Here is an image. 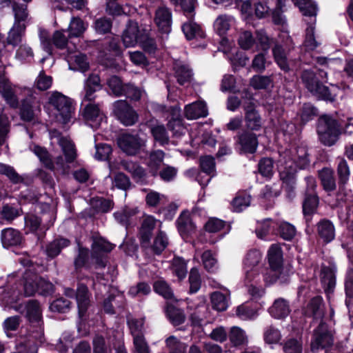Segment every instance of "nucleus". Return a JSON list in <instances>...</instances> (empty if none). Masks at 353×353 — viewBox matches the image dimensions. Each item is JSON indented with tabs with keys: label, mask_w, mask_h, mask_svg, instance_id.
<instances>
[{
	"label": "nucleus",
	"mask_w": 353,
	"mask_h": 353,
	"mask_svg": "<svg viewBox=\"0 0 353 353\" xmlns=\"http://www.w3.org/2000/svg\"><path fill=\"white\" fill-rule=\"evenodd\" d=\"M279 158L278 159L280 179L282 181L285 190L288 192L289 197L294 196L296 188V168L293 161H288L287 157H290V151L279 150Z\"/></svg>",
	"instance_id": "obj_1"
},
{
	"label": "nucleus",
	"mask_w": 353,
	"mask_h": 353,
	"mask_svg": "<svg viewBox=\"0 0 353 353\" xmlns=\"http://www.w3.org/2000/svg\"><path fill=\"white\" fill-rule=\"evenodd\" d=\"M103 47V65L108 68L116 69L119 66L116 59L123 57V49L119 38L112 37L108 39Z\"/></svg>",
	"instance_id": "obj_2"
},
{
	"label": "nucleus",
	"mask_w": 353,
	"mask_h": 353,
	"mask_svg": "<svg viewBox=\"0 0 353 353\" xmlns=\"http://www.w3.org/2000/svg\"><path fill=\"white\" fill-rule=\"evenodd\" d=\"M48 103L57 111L63 123L66 124L70 121L74 108L70 97L54 91L49 97Z\"/></svg>",
	"instance_id": "obj_3"
},
{
	"label": "nucleus",
	"mask_w": 353,
	"mask_h": 353,
	"mask_svg": "<svg viewBox=\"0 0 353 353\" xmlns=\"http://www.w3.org/2000/svg\"><path fill=\"white\" fill-rule=\"evenodd\" d=\"M115 245L102 237H94L91 245V257L94 260L97 268H105L107 265L108 253L110 252Z\"/></svg>",
	"instance_id": "obj_4"
},
{
	"label": "nucleus",
	"mask_w": 353,
	"mask_h": 353,
	"mask_svg": "<svg viewBox=\"0 0 353 353\" xmlns=\"http://www.w3.org/2000/svg\"><path fill=\"white\" fill-rule=\"evenodd\" d=\"M112 112L116 118L125 126L133 125L139 115L125 100H117L112 104Z\"/></svg>",
	"instance_id": "obj_5"
},
{
	"label": "nucleus",
	"mask_w": 353,
	"mask_h": 353,
	"mask_svg": "<svg viewBox=\"0 0 353 353\" xmlns=\"http://www.w3.org/2000/svg\"><path fill=\"white\" fill-rule=\"evenodd\" d=\"M307 190L303 201V212L305 216L314 214L318 208L319 199L314 190L316 183L314 178L308 176L306 179Z\"/></svg>",
	"instance_id": "obj_6"
},
{
	"label": "nucleus",
	"mask_w": 353,
	"mask_h": 353,
	"mask_svg": "<svg viewBox=\"0 0 353 353\" xmlns=\"http://www.w3.org/2000/svg\"><path fill=\"white\" fill-rule=\"evenodd\" d=\"M82 116L85 123L93 130L103 128V125H107V117L96 104L88 103L86 105L83 110Z\"/></svg>",
	"instance_id": "obj_7"
},
{
	"label": "nucleus",
	"mask_w": 353,
	"mask_h": 353,
	"mask_svg": "<svg viewBox=\"0 0 353 353\" xmlns=\"http://www.w3.org/2000/svg\"><path fill=\"white\" fill-rule=\"evenodd\" d=\"M144 28L140 29L137 21L129 19L124 30L121 39L125 48L135 46L141 39L142 33L145 32Z\"/></svg>",
	"instance_id": "obj_8"
},
{
	"label": "nucleus",
	"mask_w": 353,
	"mask_h": 353,
	"mask_svg": "<svg viewBox=\"0 0 353 353\" xmlns=\"http://www.w3.org/2000/svg\"><path fill=\"white\" fill-rule=\"evenodd\" d=\"M119 148L128 155L136 154L143 145L137 134H121L117 139Z\"/></svg>",
	"instance_id": "obj_9"
},
{
	"label": "nucleus",
	"mask_w": 353,
	"mask_h": 353,
	"mask_svg": "<svg viewBox=\"0 0 353 353\" xmlns=\"http://www.w3.org/2000/svg\"><path fill=\"white\" fill-rule=\"evenodd\" d=\"M268 259L275 279L281 277L283 273V251L278 243L272 244L268 252Z\"/></svg>",
	"instance_id": "obj_10"
},
{
	"label": "nucleus",
	"mask_w": 353,
	"mask_h": 353,
	"mask_svg": "<svg viewBox=\"0 0 353 353\" xmlns=\"http://www.w3.org/2000/svg\"><path fill=\"white\" fill-rule=\"evenodd\" d=\"M333 343V336L332 332L327 329V325L321 323L314 332V339L312 342V350L325 348L332 345Z\"/></svg>",
	"instance_id": "obj_11"
},
{
	"label": "nucleus",
	"mask_w": 353,
	"mask_h": 353,
	"mask_svg": "<svg viewBox=\"0 0 353 353\" xmlns=\"http://www.w3.org/2000/svg\"><path fill=\"white\" fill-rule=\"evenodd\" d=\"M0 94L10 108H18V98L11 87L8 78L6 76L4 72L1 71H0Z\"/></svg>",
	"instance_id": "obj_12"
},
{
	"label": "nucleus",
	"mask_w": 353,
	"mask_h": 353,
	"mask_svg": "<svg viewBox=\"0 0 353 353\" xmlns=\"http://www.w3.org/2000/svg\"><path fill=\"white\" fill-rule=\"evenodd\" d=\"M157 223H159V226H161V223L152 216L143 217L139 232L141 247L145 248L150 247L152 231Z\"/></svg>",
	"instance_id": "obj_13"
},
{
	"label": "nucleus",
	"mask_w": 353,
	"mask_h": 353,
	"mask_svg": "<svg viewBox=\"0 0 353 353\" xmlns=\"http://www.w3.org/2000/svg\"><path fill=\"white\" fill-rule=\"evenodd\" d=\"M339 90V88L337 85H332V88H330L324 85L321 81L310 93L319 101L332 103L336 101L337 91Z\"/></svg>",
	"instance_id": "obj_14"
},
{
	"label": "nucleus",
	"mask_w": 353,
	"mask_h": 353,
	"mask_svg": "<svg viewBox=\"0 0 353 353\" xmlns=\"http://www.w3.org/2000/svg\"><path fill=\"white\" fill-rule=\"evenodd\" d=\"M187 21L181 25V30L188 41L205 39L206 35L202 27L194 21V19H187Z\"/></svg>",
	"instance_id": "obj_15"
},
{
	"label": "nucleus",
	"mask_w": 353,
	"mask_h": 353,
	"mask_svg": "<svg viewBox=\"0 0 353 353\" xmlns=\"http://www.w3.org/2000/svg\"><path fill=\"white\" fill-rule=\"evenodd\" d=\"M165 155V152L160 150H154L149 154L146 160V165L152 176H157L159 170L165 165L163 163Z\"/></svg>",
	"instance_id": "obj_16"
},
{
	"label": "nucleus",
	"mask_w": 353,
	"mask_h": 353,
	"mask_svg": "<svg viewBox=\"0 0 353 353\" xmlns=\"http://www.w3.org/2000/svg\"><path fill=\"white\" fill-rule=\"evenodd\" d=\"M245 123L248 130L258 131L261 127V118L256 110L254 103L250 102L245 108Z\"/></svg>",
	"instance_id": "obj_17"
},
{
	"label": "nucleus",
	"mask_w": 353,
	"mask_h": 353,
	"mask_svg": "<svg viewBox=\"0 0 353 353\" xmlns=\"http://www.w3.org/2000/svg\"><path fill=\"white\" fill-rule=\"evenodd\" d=\"M284 151H290V157H287L288 161H293L294 165L299 168H304L309 163L307 149L303 146L286 148Z\"/></svg>",
	"instance_id": "obj_18"
},
{
	"label": "nucleus",
	"mask_w": 353,
	"mask_h": 353,
	"mask_svg": "<svg viewBox=\"0 0 353 353\" xmlns=\"http://www.w3.org/2000/svg\"><path fill=\"white\" fill-rule=\"evenodd\" d=\"M208 114V108L204 101H195L184 108V115L189 120L205 117Z\"/></svg>",
	"instance_id": "obj_19"
},
{
	"label": "nucleus",
	"mask_w": 353,
	"mask_h": 353,
	"mask_svg": "<svg viewBox=\"0 0 353 353\" xmlns=\"http://www.w3.org/2000/svg\"><path fill=\"white\" fill-rule=\"evenodd\" d=\"M101 88L102 85L101 83V78L99 75L95 74H90L84 84V99L88 101H94L95 99L94 93L97 91L100 90Z\"/></svg>",
	"instance_id": "obj_20"
},
{
	"label": "nucleus",
	"mask_w": 353,
	"mask_h": 353,
	"mask_svg": "<svg viewBox=\"0 0 353 353\" xmlns=\"http://www.w3.org/2000/svg\"><path fill=\"white\" fill-rule=\"evenodd\" d=\"M155 22L162 33L171 30L172 13L167 8H159L156 12Z\"/></svg>",
	"instance_id": "obj_21"
},
{
	"label": "nucleus",
	"mask_w": 353,
	"mask_h": 353,
	"mask_svg": "<svg viewBox=\"0 0 353 353\" xmlns=\"http://www.w3.org/2000/svg\"><path fill=\"white\" fill-rule=\"evenodd\" d=\"M39 275L30 269L25 271L23 276L24 292L26 296L34 295L38 290Z\"/></svg>",
	"instance_id": "obj_22"
},
{
	"label": "nucleus",
	"mask_w": 353,
	"mask_h": 353,
	"mask_svg": "<svg viewBox=\"0 0 353 353\" xmlns=\"http://www.w3.org/2000/svg\"><path fill=\"white\" fill-rule=\"evenodd\" d=\"M322 303L323 299L321 296H316L312 298L303 308V314L308 317H313L314 319H321L323 316Z\"/></svg>",
	"instance_id": "obj_23"
},
{
	"label": "nucleus",
	"mask_w": 353,
	"mask_h": 353,
	"mask_svg": "<svg viewBox=\"0 0 353 353\" xmlns=\"http://www.w3.org/2000/svg\"><path fill=\"white\" fill-rule=\"evenodd\" d=\"M316 227L318 235L324 242L329 243L334 239L335 229L330 220L322 219Z\"/></svg>",
	"instance_id": "obj_24"
},
{
	"label": "nucleus",
	"mask_w": 353,
	"mask_h": 353,
	"mask_svg": "<svg viewBox=\"0 0 353 353\" xmlns=\"http://www.w3.org/2000/svg\"><path fill=\"white\" fill-rule=\"evenodd\" d=\"M272 54L275 63L285 73L290 72V68L288 63L285 49L279 43H275L272 48Z\"/></svg>",
	"instance_id": "obj_25"
},
{
	"label": "nucleus",
	"mask_w": 353,
	"mask_h": 353,
	"mask_svg": "<svg viewBox=\"0 0 353 353\" xmlns=\"http://www.w3.org/2000/svg\"><path fill=\"white\" fill-rule=\"evenodd\" d=\"M23 240L21 232L13 228H6L1 232V241L4 247L17 246Z\"/></svg>",
	"instance_id": "obj_26"
},
{
	"label": "nucleus",
	"mask_w": 353,
	"mask_h": 353,
	"mask_svg": "<svg viewBox=\"0 0 353 353\" xmlns=\"http://www.w3.org/2000/svg\"><path fill=\"white\" fill-rule=\"evenodd\" d=\"M26 317L32 323L39 324L42 319V311L39 303L37 300H30L25 305Z\"/></svg>",
	"instance_id": "obj_27"
},
{
	"label": "nucleus",
	"mask_w": 353,
	"mask_h": 353,
	"mask_svg": "<svg viewBox=\"0 0 353 353\" xmlns=\"http://www.w3.org/2000/svg\"><path fill=\"white\" fill-rule=\"evenodd\" d=\"M59 144L61 146L67 163H70L74 161L77 158V150L74 143L68 137H60Z\"/></svg>",
	"instance_id": "obj_28"
},
{
	"label": "nucleus",
	"mask_w": 353,
	"mask_h": 353,
	"mask_svg": "<svg viewBox=\"0 0 353 353\" xmlns=\"http://www.w3.org/2000/svg\"><path fill=\"white\" fill-rule=\"evenodd\" d=\"M76 299L80 316H83L90 304V294L86 285H79L77 290Z\"/></svg>",
	"instance_id": "obj_29"
},
{
	"label": "nucleus",
	"mask_w": 353,
	"mask_h": 353,
	"mask_svg": "<svg viewBox=\"0 0 353 353\" xmlns=\"http://www.w3.org/2000/svg\"><path fill=\"white\" fill-rule=\"evenodd\" d=\"M319 177L326 192L334 191L336 188L334 172L332 169L324 168L319 172Z\"/></svg>",
	"instance_id": "obj_30"
},
{
	"label": "nucleus",
	"mask_w": 353,
	"mask_h": 353,
	"mask_svg": "<svg viewBox=\"0 0 353 353\" xmlns=\"http://www.w3.org/2000/svg\"><path fill=\"white\" fill-rule=\"evenodd\" d=\"M261 259V254L257 250H250L244 260V268L245 270L246 279L250 281L252 277L250 275V272L254 270V268L258 265Z\"/></svg>",
	"instance_id": "obj_31"
},
{
	"label": "nucleus",
	"mask_w": 353,
	"mask_h": 353,
	"mask_svg": "<svg viewBox=\"0 0 353 353\" xmlns=\"http://www.w3.org/2000/svg\"><path fill=\"white\" fill-rule=\"evenodd\" d=\"M176 223L179 232L183 236H188L195 231L196 226L187 212H183L178 218Z\"/></svg>",
	"instance_id": "obj_32"
},
{
	"label": "nucleus",
	"mask_w": 353,
	"mask_h": 353,
	"mask_svg": "<svg viewBox=\"0 0 353 353\" xmlns=\"http://www.w3.org/2000/svg\"><path fill=\"white\" fill-rule=\"evenodd\" d=\"M241 150L245 153H254L256 151L258 141L254 134H241L239 137Z\"/></svg>",
	"instance_id": "obj_33"
},
{
	"label": "nucleus",
	"mask_w": 353,
	"mask_h": 353,
	"mask_svg": "<svg viewBox=\"0 0 353 353\" xmlns=\"http://www.w3.org/2000/svg\"><path fill=\"white\" fill-rule=\"evenodd\" d=\"M270 314L276 319H282L287 316L290 312V306L288 302L283 299H276L273 305L270 307Z\"/></svg>",
	"instance_id": "obj_34"
},
{
	"label": "nucleus",
	"mask_w": 353,
	"mask_h": 353,
	"mask_svg": "<svg viewBox=\"0 0 353 353\" xmlns=\"http://www.w3.org/2000/svg\"><path fill=\"white\" fill-rule=\"evenodd\" d=\"M174 70L177 82L179 85H184L185 83L190 82L192 72L188 65L181 63H175L174 65Z\"/></svg>",
	"instance_id": "obj_35"
},
{
	"label": "nucleus",
	"mask_w": 353,
	"mask_h": 353,
	"mask_svg": "<svg viewBox=\"0 0 353 353\" xmlns=\"http://www.w3.org/2000/svg\"><path fill=\"white\" fill-rule=\"evenodd\" d=\"M206 232L210 233H217L223 232L227 233L230 229V226L225 221L217 218H210L204 225Z\"/></svg>",
	"instance_id": "obj_36"
},
{
	"label": "nucleus",
	"mask_w": 353,
	"mask_h": 353,
	"mask_svg": "<svg viewBox=\"0 0 353 353\" xmlns=\"http://www.w3.org/2000/svg\"><path fill=\"white\" fill-rule=\"evenodd\" d=\"M121 165L123 169L130 173L133 179L135 180H142L146 176L145 169L137 163L122 161L121 162Z\"/></svg>",
	"instance_id": "obj_37"
},
{
	"label": "nucleus",
	"mask_w": 353,
	"mask_h": 353,
	"mask_svg": "<svg viewBox=\"0 0 353 353\" xmlns=\"http://www.w3.org/2000/svg\"><path fill=\"white\" fill-rule=\"evenodd\" d=\"M251 196L245 191H241L236 193L235 197L232 201L233 211L240 212L250 205Z\"/></svg>",
	"instance_id": "obj_38"
},
{
	"label": "nucleus",
	"mask_w": 353,
	"mask_h": 353,
	"mask_svg": "<svg viewBox=\"0 0 353 353\" xmlns=\"http://www.w3.org/2000/svg\"><path fill=\"white\" fill-rule=\"evenodd\" d=\"M301 79L308 92H312L313 89L319 85L321 81L316 73L312 70H303L301 74Z\"/></svg>",
	"instance_id": "obj_39"
},
{
	"label": "nucleus",
	"mask_w": 353,
	"mask_h": 353,
	"mask_svg": "<svg viewBox=\"0 0 353 353\" xmlns=\"http://www.w3.org/2000/svg\"><path fill=\"white\" fill-rule=\"evenodd\" d=\"M165 313L170 322L175 326L181 325L185 322V315L183 311L173 305L166 306Z\"/></svg>",
	"instance_id": "obj_40"
},
{
	"label": "nucleus",
	"mask_w": 353,
	"mask_h": 353,
	"mask_svg": "<svg viewBox=\"0 0 353 353\" xmlns=\"http://www.w3.org/2000/svg\"><path fill=\"white\" fill-rule=\"evenodd\" d=\"M70 241L66 239H57L47 245L46 252L50 258H54L59 254L61 250L69 245Z\"/></svg>",
	"instance_id": "obj_41"
},
{
	"label": "nucleus",
	"mask_w": 353,
	"mask_h": 353,
	"mask_svg": "<svg viewBox=\"0 0 353 353\" xmlns=\"http://www.w3.org/2000/svg\"><path fill=\"white\" fill-rule=\"evenodd\" d=\"M125 84L123 82L122 79L117 75L111 76L107 81V85L111 92V94L116 97L123 95Z\"/></svg>",
	"instance_id": "obj_42"
},
{
	"label": "nucleus",
	"mask_w": 353,
	"mask_h": 353,
	"mask_svg": "<svg viewBox=\"0 0 353 353\" xmlns=\"http://www.w3.org/2000/svg\"><path fill=\"white\" fill-rule=\"evenodd\" d=\"M137 44L149 54H154L157 50L155 39L150 37L147 30L142 33V37Z\"/></svg>",
	"instance_id": "obj_43"
},
{
	"label": "nucleus",
	"mask_w": 353,
	"mask_h": 353,
	"mask_svg": "<svg viewBox=\"0 0 353 353\" xmlns=\"http://www.w3.org/2000/svg\"><path fill=\"white\" fill-rule=\"evenodd\" d=\"M318 115V108L312 103H304L300 109V118L303 124L312 121Z\"/></svg>",
	"instance_id": "obj_44"
},
{
	"label": "nucleus",
	"mask_w": 353,
	"mask_h": 353,
	"mask_svg": "<svg viewBox=\"0 0 353 353\" xmlns=\"http://www.w3.org/2000/svg\"><path fill=\"white\" fill-rule=\"evenodd\" d=\"M168 243V238L166 234L164 232L159 230L150 248L155 254L159 255L167 248Z\"/></svg>",
	"instance_id": "obj_45"
},
{
	"label": "nucleus",
	"mask_w": 353,
	"mask_h": 353,
	"mask_svg": "<svg viewBox=\"0 0 353 353\" xmlns=\"http://www.w3.org/2000/svg\"><path fill=\"white\" fill-rule=\"evenodd\" d=\"M31 150L39 158L46 168L52 170L54 169V164L46 148L37 145H34L33 147L31 148Z\"/></svg>",
	"instance_id": "obj_46"
},
{
	"label": "nucleus",
	"mask_w": 353,
	"mask_h": 353,
	"mask_svg": "<svg viewBox=\"0 0 353 353\" xmlns=\"http://www.w3.org/2000/svg\"><path fill=\"white\" fill-rule=\"evenodd\" d=\"M302 12L303 15L306 17H313L316 15L317 6L312 0H293Z\"/></svg>",
	"instance_id": "obj_47"
},
{
	"label": "nucleus",
	"mask_w": 353,
	"mask_h": 353,
	"mask_svg": "<svg viewBox=\"0 0 353 353\" xmlns=\"http://www.w3.org/2000/svg\"><path fill=\"white\" fill-rule=\"evenodd\" d=\"M26 26L13 25L7 38L8 44L17 46L21 42L22 34L25 32Z\"/></svg>",
	"instance_id": "obj_48"
},
{
	"label": "nucleus",
	"mask_w": 353,
	"mask_h": 353,
	"mask_svg": "<svg viewBox=\"0 0 353 353\" xmlns=\"http://www.w3.org/2000/svg\"><path fill=\"white\" fill-rule=\"evenodd\" d=\"M90 206L95 213H105L112 209V203L108 199L96 197L90 200Z\"/></svg>",
	"instance_id": "obj_49"
},
{
	"label": "nucleus",
	"mask_w": 353,
	"mask_h": 353,
	"mask_svg": "<svg viewBox=\"0 0 353 353\" xmlns=\"http://www.w3.org/2000/svg\"><path fill=\"white\" fill-rule=\"evenodd\" d=\"M277 224L272 219H266L257 223L256 228V236L263 239L270 232H272Z\"/></svg>",
	"instance_id": "obj_50"
},
{
	"label": "nucleus",
	"mask_w": 353,
	"mask_h": 353,
	"mask_svg": "<svg viewBox=\"0 0 353 353\" xmlns=\"http://www.w3.org/2000/svg\"><path fill=\"white\" fill-rule=\"evenodd\" d=\"M201 261L204 268L209 272H214L217 269V260L215 253L208 250L201 254Z\"/></svg>",
	"instance_id": "obj_51"
},
{
	"label": "nucleus",
	"mask_w": 353,
	"mask_h": 353,
	"mask_svg": "<svg viewBox=\"0 0 353 353\" xmlns=\"http://www.w3.org/2000/svg\"><path fill=\"white\" fill-rule=\"evenodd\" d=\"M12 9L14 15V25L26 26L24 22L26 21L28 13L27 6L23 4L13 3Z\"/></svg>",
	"instance_id": "obj_52"
},
{
	"label": "nucleus",
	"mask_w": 353,
	"mask_h": 353,
	"mask_svg": "<svg viewBox=\"0 0 353 353\" xmlns=\"http://www.w3.org/2000/svg\"><path fill=\"white\" fill-rule=\"evenodd\" d=\"M20 117L24 121H31L34 119V113L32 101L30 99H24L21 101Z\"/></svg>",
	"instance_id": "obj_53"
},
{
	"label": "nucleus",
	"mask_w": 353,
	"mask_h": 353,
	"mask_svg": "<svg viewBox=\"0 0 353 353\" xmlns=\"http://www.w3.org/2000/svg\"><path fill=\"white\" fill-rule=\"evenodd\" d=\"M272 83V79L271 77L259 74L254 75L250 81V85L256 90H265Z\"/></svg>",
	"instance_id": "obj_54"
},
{
	"label": "nucleus",
	"mask_w": 353,
	"mask_h": 353,
	"mask_svg": "<svg viewBox=\"0 0 353 353\" xmlns=\"http://www.w3.org/2000/svg\"><path fill=\"white\" fill-rule=\"evenodd\" d=\"M112 27V20L105 17L95 19L93 23L94 30L99 34H105L110 32Z\"/></svg>",
	"instance_id": "obj_55"
},
{
	"label": "nucleus",
	"mask_w": 353,
	"mask_h": 353,
	"mask_svg": "<svg viewBox=\"0 0 353 353\" xmlns=\"http://www.w3.org/2000/svg\"><path fill=\"white\" fill-rule=\"evenodd\" d=\"M171 269L179 280L184 279L187 274V265L182 258L174 257L172 261Z\"/></svg>",
	"instance_id": "obj_56"
},
{
	"label": "nucleus",
	"mask_w": 353,
	"mask_h": 353,
	"mask_svg": "<svg viewBox=\"0 0 353 353\" xmlns=\"http://www.w3.org/2000/svg\"><path fill=\"white\" fill-rule=\"evenodd\" d=\"M85 30L83 21L79 17H73L69 26L68 37L70 38L81 37Z\"/></svg>",
	"instance_id": "obj_57"
},
{
	"label": "nucleus",
	"mask_w": 353,
	"mask_h": 353,
	"mask_svg": "<svg viewBox=\"0 0 353 353\" xmlns=\"http://www.w3.org/2000/svg\"><path fill=\"white\" fill-rule=\"evenodd\" d=\"M337 175L339 178V183L340 185H343L347 183L350 175V171L347 163L344 159H339Z\"/></svg>",
	"instance_id": "obj_58"
},
{
	"label": "nucleus",
	"mask_w": 353,
	"mask_h": 353,
	"mask_svg": "<svg viewBox=\"0 0 353 353\" xmlns=\"http://www.w3.org/2000/svg\"><path fill=\"white\" fill-rule=\"evenodd\" d=\"M255 34L256 43L263 51H268L274 43V39L268 37L264 30H258Z\"/></svg>",
	"instance_id": "obj_59"
},
{
	"label": "nucleus",
	"mask_w": 353,
	"mask_h": 353,
	"mask_svg": "<svg viewBox=\"0 0 353 353\" xmlns=\"http://www.w3.org/2000/svg\"><path fill=\"white\" fill-rule=\"evenodd\" d=\"M199 164L201 170L208 175H214L216 172V163L214 158L212 156L206 155L201 157Z\"/></svg>",
	"instance_id": "obj_60"
},
{
	"label": "nucleus",
	"mask_w": 353,
	"mask_h": 353,
	"mask_svg": "<svg viewBox=\"0 0 353 353\" xmlns=\"http://www.w3.org/2000/svg\"><path fill=\"white\" fill-rule=\"evenodd\" d=\"M197 0H181L178 6L187 19H194L195 5Z\"/></svg>",
	"instance_id": "obj_61"
},
{
	"label": "nucleus",
	"mask_w": 353,
	"mask_h": 353,
	"mask_svg": "<svg viewBox=\"0 0 353 353\" xmlns=\"http://www.w3.org/2000/svg\"><path fill=\"white\" fill-rule=\"evenodd\" d=\"M0 174L6 175L14 184L21 183L23 179L11 166L0 163Z\"/></svg>",
	"instance_id": "obj_62"
},
{
	"label": "nucleus",
	"mask_w": 353,
	"mask_h": 353,
	"mask_svg": "<svg viewBox=\"0 0 353 353\" xmlns=\"http://www.w3.org/2000/svg\"><path fill=\"white\" fill-rule=\"evenodd\" d=\"M93 353H112L110 345L101 335H96L92 340Z\"/></svg>",
	"instance_id": "obj_63"
},
{
	"label": "nucleus",
	"mask_w": 353,
	"mask_h": 353,
	"mask_svg": "<svg viewBox=\"0 0 353 353\" xmlns=\"http://www.w3.org/2000/svg\"><path fill=\"white\" fill-rule=\"evenodd\" d=\"M255 43V38L253 37L252 33L248 30L242 32L238 39L239 46L244 50L251 49Z\"/></svg>",
	"instance_id": "obj_64"
}]
</instances>
